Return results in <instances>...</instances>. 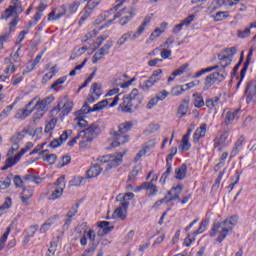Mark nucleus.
<instances>
[{
	"label": "nucleus",
	"mask_w": 256,
	"mask_h": 256,
	"mask_svg": "<svg viewBox=\"0 0 256 256\" xmlns=\"http://www.w3.org/2000/svg\"><path fill=\"white\" fill-rule=\"evenodd\" d=\"M24 179L25 181H30L31 183H35L36 185H39V183H41L42 181L41 178L33 175H26Z\"/></svg>",
	"instance_id": "64"
},
{
	"label": "nucleus",
	"mask_w": 256,
	"mask_h": 256,
	"mask_svg": "<svg viewBox=\"0 0 256 256\" xmlns=\"http://www.w3.org/2000/svg\"><path fill=\"white\" fill-rule=\"evenodd\" d=\"M237 223H239L237 216H231L222 222H216L209 231V236L217 237L216 243H223L227 239V236H229V233L233 231V228L236 227Z\"/></svg>",
	"instance_id": "2"
},
{
	"label": "nucleus",
	"mask_w": 256,
	"mask_h": 256,
	"mask_svg": "<svg viewBox=\"0 0 256 256\" xmlns=\"http://www.w3.org/2000/svg\"><path fill=\"white\" fill-rule=\"evenodd\" d=\"M55 127H57V118L51 119L45 126L44 133L47 137H51L53 135V131H55Z\"/></svg>",
	"instance_id": "34"
},
{
	"label": "nucleus",
	"mask_w": 256,
	"mask_h": 256,
	"mask_svg": "<svg viewBox=\"0 0 256 256\" xmlns=\"http://www.w3.org/2000/svg\"><path fill=\"white\" fill-rule=\"evenodd\" d=\"M65 15H67L65 12V5L56 7L48 14V21H59L62 17H65Z\"/></svg>",
	"instance_id": "15"
},
{
	"label": "nucleus",
	"mask_w": 256,
	"mask_h": 256,
	"mask_svg": "<svg viewBox=\"0 0 256 256\" xmlns=\"http://www.w3.org/2000/svg\"><path fill=\"white\" fill-rule=\"evenodd\" d=\"M239 113V110H230L226 113L225 116V123L226 125H229L232 121H235V118L237 117Z\"/></svg>",
	"instance_id": "48"
},
{
	"label": "nucleus",
	"mask_w": 256,
	"mask_h": 256,
	"mask_svg": "<svg viewBox=\"0 0 256 256\" xmlns=\"http://www.w3.org/2000/svg\"><path fill=\"white\" fill-rule=\"evenodd\" d=\"M189 109V106L187 103H182L178 107V117H185L187 115V111Z\"/></svg>",
	"instance_id": "59"
},
{
	"label": "nucleus",
	"mask_w": 256,
	"mask_h": 256,
	"mask_svg": "<svg viewBox=\"0 0 256 256\" xmlns=\"http://www.w3.org/2000/svg\"><path fill=\"white\" fill-rule=\"evenodd\" d=\"M186 176H187V165L182 164L181 166L175 169V179H178V181H183V179H185Z\"/></svg>",
	"instance_id": "33"
},
{
	"label": "nucleus",
	"mask_w": 256,
	"mask_h": 256,
	"mask_svg": "<svg viewBox=\"0 0 256 256\" xmlns=\"http://www.w3.org/2000/svg\"><path fill=\"white\" fill-rule=\"evenodd\" d=\"M170 92L167 91L166 89H163L161 91H159L156 94V99L160 102V101H165L167 99V97H169Z\"/></svg>",
	"instance_id": "61"
},
{
	"label": "nucleus",
	"mask_w": 256,
	"mask_h": 256,
	"mask_svg": "<svg viewBox=\"0 0 256 256\" xmlns=\"http://www.w3.org/2000/svg\"><path fill=\"white\" fill-rule=\"evenodd\" d=\"M95 7L96 6H91V5H86L84 7V9L80 13V20H79L80 25H83V23H85V21H87V19H89L91 15H93V11L95 10Z\"/></svg>",
	"instance_id": "25"
},
{
	"label": "nucleus",
	"mask_w": 256,
	"mask_h": 256,
	"mask_svg": "<svg viewBox=\"0 0 256 256\" xmlns=\"http://www.w3.org/2000/svg\"><path fill=\"white\" fill-rule=\"evenodd\" d=\"M60 103H62L61 115H63V117L69 115V113L73 111V101L66 100L64 103L63 102H60Z\"/></svg>",
	"instance_id": "35"
},
{
	"label": "nucleus",
	"mask_w": 256,
	"mask_h": 256,
	"mask_svg": "<svg viewBox=\"0 0 256 256\" xmlns=\"http://www.w3.org/2000/svg\"><path fill=\"white\" fill-rule=\"evenodd\" d=\"M101 97V84L94 82L90 87V94L87 97L88 103H95Z\"/></svg>",
	"instance_id": "14"
},
{
	"label": "nucleus",
	"mask_w": 256,
	"mask_h": 256,
	"mask_svg": "<svg viewBox=\"0 0 256 256\" xmlns=\"http://www.w3.org/2000/svg\"><path fill=\"white\" fill-rule=\"evenodd\" d=\"M192 97L194 99V107H196L197 109H201V107H205V100L203 99V95L199 93H194Z\"/></svg>",
	"instance_id": "40"
},
{
	"label": "nucleus",
	"mask_w": 256,
	"mask_h": 256,
	"mask_svg": "<svg viewBox=\"0 0 256 256\" xmlns=\"http://www.w3.org/2000/svg\"><path fill=\"white\" fill-rule=\"evenodd\" d=\"M225 76L219 72H214L204 79L203 91H209L217 81H224Z\"/></svg>",
	"instance_id": "11"
},
{
	"label": "nucleus",
	"mask_w": 256,
	"mask_h": 256,
	"mask_svg": "<svg viewBox=\"0 0 256 256\" xmlns=\"http://www.w3.org/2000/svg\"><path fill=\"white\" fill-rule=\"evenodd\" d=\"M102 171H103V168L99 165L91 166L86 171V177L87 179H95V177H99V175H101Z\"/></svg>",
	"instance_id": "31"
},
{
	"label": "nucleus",
	"mask_w": 256,
	"mask_h": 256,
	"mask_svg": "<svg viewBox=\"0 0 256 256\" xmlns=\"http://www.w3.org/2000/svg\"><path fill=\"white\" fill-rule=\"evenodd\" d=\"M141 169H142L141 164L135 165L134 168L132 169L130 175H129V181L135 180L137 175H139V173H141Z\"/></svg>",
	"instance_id": "53"
},
{
	"label": "nucleus",
	"mask_w": 256,
	"mask_h": 256,
	"mask_svg": "<svg viewBox=\"0 0 256 256\" xmlns=\"http://www.w3.org/2000/svg\"><path fill=\"white\" fill-rule=\"evenodd\" d=\"M142 187L146 191L148 197H155V195L159 193V188H157V185L153 184V182H144L142 183Z\"/></svg>",
	"instance_id": "28"
},
{
	"label": "nucleus",
	"mask_w": 256,
	"mask_h": 256,
	"mask_svg": "<svg viewBox=\"0 0 256 256\" xmlns=\"http://www.w3.org/2000/svg\"><path fill=\"white\" fill-rule=\"evenodd\" d=\"M55 75H57V66H53L49 69V72L43 76L42 83H47L48 81H51V79H53Z\"/></svg>",
	"instance_id": "43"
},
{
	"label": "nucleus",
	"mask_w": 256,
	"mask_h": 256,
	"mask_svg": "<svg viewBox=\"0 0 256 256\" xmlns=\"http://www.w3.org/2000/svg\"><path fill=\"white\" fill-rule=\"evenodd\" d=\"M97 129H99V125L92 123L88 128L79 132L77 139H79L81 149H87L89 147V144L95 139V135H97Z\"/></svg>",
	"instance_id": "3"
},
{
	"label": "nucleus",
	"mask_w": 256,
	"mask_h": 256,
	"mask_svg": "<svg viewBox=\"0 0 256 256\" xmlns=\"http://www.w3.org/2000/svg\"><path fill=\"white\" fill-rule=\"evenodd\" d=\"M11 205H13L11 198H6L4 203L0 206V217H3V213L7 211V209H11Z\"/></svg>",
	"instance_id": "51"
},
{
	"label": "nucleus",
	"mask_w": 256,
	"mask_h": 256,
	"mask_svg": "<svg viewBox=\"0 0 256 256\" xmlns=\"http://www.w3.org/2000/svg\"><path fill=\"white\" fill-rule=\"evenodd\" d=\"M138 97L139 90L133 89L129 96L123 98L122 103L118 107L119 111H122V113H131L139 105Z\"/></svg>",
	"instance_id": "6"
},
{
	"label": "nucleus",
	"mask_w": 256,
	"mask_h": 256,
	"mask_svg": "<svg viewBox=\"0 0 256 256\" xmlns=\"http://www.w3.org/2000/svg\"><path fill=\"white\" fill-rule=\"evenodd\" d=\"M249 35H251V28L237 31V36L239 37V39H247Z\"/></svg>",
	"instance_id": "63"
},
{
	"label": "nucleus",
	"mask_w": 256,
	"mask_h": 256,
	"mask_svg": "<svg viewBox=\"0 0 256 256\" xmlns=\"http://www.w3.org/2000/svg\"><path fill=\"white\" fill-rule=\"evenodd\" d=\"M209 225V221L204 220L200 223L198 229L196 231H194V233L196 235H201L202 233H205V231H207V227Z\"/></svg>",
	"instance_id": "58"
},
{
	"label": "nucleus",
	"mask_w": 256,
	"mask_h": 256,
	"mask_svg": "<svg viewBox=\"0 0 256 256\" xmlns=\"http://www.w3.org/2000/svg\"><path fill=\"white\" fill-rule=\"evenodd\" d=\"M73 121L76 127H79L80 129H83V127L87 125V120H85L83 116H76Z\"/></svg>",
	"instance_id": "56"
},
{
	"label": "nucleus",
	"mask_w": 256,
	"mask_h": 256,
	"mask_svg": "<svg viewBox=\"0 0 256 256\" xmlns=\"http://www.w3.org/2000/svg\"><path fill=\"white\" fill-rule=\"evenodd\" d=\"M127 0H117L116 1V5L113 7V8H111L110 9V11H108V12H106L105 14H104V16L106 17V19H109V15L111 14V13H116V11H117V9H119V7H122L123 6V3H125Z\"/></svg>",
	"instance_id": "54"
},
{
	"label": "nucleus",
	"mask_w": 256,
	"mask_h": 256,
	"mask_svg": "<svg viewBox=\"0 0 256 256\" xmlns=\"http://www.w3.org/2000/svg\"><path fill=\"white\" fill-rule=\"evenodd\" d=\"M219 65L210 66L204 69L199 70L196 72L193 76L194 79H199V77H202V75H205L207 73H211V71H217L219 69Z\"/></svg>",
	"instance_id": "37"
},
{
	"label": "nucleus",
	"mask_w": 256,
	"mask_h": 256,
	"mask_svg": "<svg viewBox=\"0 0 256 256\" xmlns=\"http://www.w3.org/2000/svg\"><path fill=\"white\" fill-rule=\"evenodd\" d=\"M220 53H222V55H225L229 59L233 60V57H235V55H237V48L236 47L226 48L223 51H221Z\"/></svg>",
	"instance_id": "50"
},
{
	"label": "nucleus",
	"mask_w": 256,
	"mask_h": 256,
	"mask_svg": "<svg viewBox=\"0 0 256 256\" xmlns=\"http://www.w3.org/2000/svg\"><path fill=\"white\" fill-rule=\"evenodd\" d=\"M100 228L98 234L99 235H107V233H111V230L114 229L115 226L111 222L108 221H101L98 224Z\"/></svg>",
	"instance_id": "32"
},
{
	"label": "nucleus",
	"mask_w": 256,
	"mask_h": 256,
	"mask_svg": "<svg viewBox=\"0 0 256 256\" xmlns=\"http://www.w3.org/2000/svg\"><path fill=\"white\" fill-rule=\"evenodd\" d=\"M162 78H163V70L157 69L152 72V74L148 79H150L151 81L154 82L155 85H157V83H159Z\"/></svg>",
	"instance_id": "41"
},
{
	"label": "nucleus",
	"mask_w": 256,
	"mask_h": 256,
	"mask_svg": "<svg viewBox=\"0 0 256 256\" xmlns=\"http://www.w3.org/2000/svg\"><path fill=\"white\" fill-rule=\"evenodd\" d=\"M246 102L255 103L256 102V81L249 82L246 88Z\"/></svg>",
	"instance_id": "19"
},
{
	"label": "nucleus",
	"mask_w": 256,
	"mask_h": 256,
	"mask_svg": "<svg viewBox=\"0 0 256 256\" xmlns=\"http://www.w3.org/2000/svg\"><path fill=\"white\" fill-rule=\"evenodd\" d=\"M89 113H95L93 108L89 107V104L84 103L82 108L74 113L75 117H83V115H89Z\"/></svg>",
	"instance_id": "38"
},
{
	"label": "nucleus",
	"mask_w": 256,
	"mask_h": 256,
	"mask_svg": "<svg viewBox=\"0 0 256 256\" xmlns=\"http://www.w3.org/2000/svg\"><path fill=\"white\" fill-rule=\"evenodd\" d=\"M185 86L184 85H176L171 88L170 95L172 97H179V95H183L185 93Z\"/></svg>",
	"instance_id": "42"
},
{
	"label": "nucleus",
	"mask_w": 256,
	"mask_h": 256,
	"mask_svg": "<svg viewBox=\"0 0 256 256\" xmlns=\"http://www.w3.org/2000/svg\"><path fill=\"white\" fill-rule=\"evenodd\" d=\"M133 17H135V11L133 9L123 8L108 20L106 27H109V25H111L116 19H120V25H127Z\"/></svg>",
	"instance_id": "7"
},
{
	"label": "nucleus",
	"mask_w": 256,
	"mask_h": 256,
	"mask_svg": "<svg viewBox=\"0 0 256 256\" xmlns=\"http://www.w3.org/2000/svg\"><path fill=\"white\" fill-rule=\"evenodd\" d=\"M55 189L52 191L50 195V199L55 200L59 199V197L63 196V192L65 191V187H67V182L65 181V176L59 177L54 183Z\"/></svg>",
	"instance_id": "10"
},
{
	"label": "nucleus",
	"mask_w": 256,
	"mask_h": 256,
	"mask_svg": "<svg viewBox=\"0 0 256 256\" xmlns=\"http://www.w3.org/2000/svg\"><path fill=\"white\" fill-rule=\"evenodd\" d=\"M229 143H231V138H229V131H226L220 136L215 138L214 147L218 151H223V147H227Z\"/></svg>",
	"instance_id": "13"
},
{
	"label": "nucleus",
	"mask_w": 256,
	"mask_h": 256,
	"mask_svg": "<svg viewBox=\"0 0 256 256\" xmlns=\"http://www.w3.org/2000/svg\"><path fill=\"white\" fill-rule=\"evenodd\" d=\"M53 101H55V96L53 95L47 96L43 99H41L40 96H35L28 102V104H26L24 109H19L16 112L14 119H20L23 121L27 119V117H30L33 111H43L44 113H47L51 108V105H53Z\"/></svg>",
	"instance_id": "1"
},
{
	"label": "nucleus",
	"mask_w": 256,
	"mask_h": 256,
	"mask_svg": "<svg viewBox=\"0 0 256 256\" xmlns=\"http://www.w3.org/2000/svg\"><path fill=\"white\" fill-rule=\"evenodd\" d=\"M109 101H111V99H104V100H101L100 102L96 103L93 106L94 113L103 111V109H106V107H110V108L116 107V105H118V103L120 101L119 95L114 97L112 103L109 104Z\"/></svg>",
	"instance_id": "12"
},
{
	"label": "nucleus",
	"mask_w": 256,
	"mask_h": 256,
	"mask_svg": "<svg viewBox=\"0 0 256 256\" xmlns=\"http://www.w3.org/2000/svg\"><path fill=\"white\" fill-rule=\"evenodd\" d=\"M113 142L112 147H119L121 145H125V143H129V136L120 132H113Z\"/></svg>",
	"instance_id": "16"
},
{
	"label": "nucleus",
	"mask_w": 256,
	"mask_h": 256,
	"mask_svg": "<svg viewBox=\"0 0 256 256\" xmlns=\"http://www.w3.org/2000/svg\"><path fill=\"white\" fill-rule=\"evenodd\" d=\"M151 23V16H146L141 23V25L137 28L136 32H132L133 38L135 40L139 39L143 33H145V29H147L148 25Z\"/></svg>",
	"instance_id": "21"
},
{
	"label": "nucleus",
	"mask_w": 256,
	"mask_h": 256,
	"mask_svg": "<svg viewBox=\"0 0 256 256\" xmlns=\"http://www.w3.org/2000/svg\"><path fill=\"white\" fill-rule=\"evenodd\" d=\"M65 81H67V76H63L58 78L50 87L53 91H61V85L65 84Z\"/></svg>",
	"instance_id": "45"
},
{
	"label": "nucleus",
	"mask_w": 256,
	"mask_h": 256,
	"mask_svg": "<svg viewBox=\"0 0 256 256\" xmlns=\"http://www.w3.org/2000/svg\"><path fill=\"white\" fill-rule=\"evenodd\" d=\"M33 147H34L33 142H28L25 148H23L15 156L9 157L6 160V165L2 168L3 171H5V169H9L10 167H13V165H17L18 161H21V157H23L25 153H27V151H30V149H33Z\"/></svg>",
	"instance_id": "8"
},
{
	"label": "nucleus",
	"mask_w": 256,
	"mask_h": 256,
	"mask_svg": "<svg viewBox=\"0 0 256 256\" xmlns=\"http://www.w3.org/2000/svg\"><path fill=\"white\" fill-rule=\"evenodd\" d=\"M218 61L220 63L221 69H225V67H229L231 65V62L233 61L231 58L228 56H225L221 52L218 54Z\"/></svg>",
	"instance_id": "39"
},
{
	"label": "nucleus",
	"mask_w": 256,
	"mask_h": 256,
	"mask_svg": "<svg viewBox=\"0 0 256 256\" xmlns=\"http://www.w3.org/2000/svg\"><path fill=\"white\" fill-rule=\"evenodd\" d=\"M196 237L197 234L195 232L189 233L187 237L184 239L183 245H185V247H191L193 243H195Z\"/></svg>",
	"instance_id": "49"
},
{
	"label": "nucleus",
	"mask_w": 256,
	"mask_h": 256,
	"mask_svg": "<svg viewBox=\"0 0 256 256\" xmlns=\"http://www.w3.org/2000/svg\"><path fill=\"white\" fill-rule=\"evenodd\" d=\"M79 7H81V2L77 0L72 1L68 5L64 6L66 17H71V15H75V13L79 11Z\"/></svg>",
	"instance_id": "22"
},
{
	"label": "nucleus",
	"mask_w": 256,
	"mask_h": 256,
	"mask_svg": "<svg viewBox=\"0 0 256 256\" xmlns=\"http://www.w3.org/2000/svg\"><path fill=\"white\" fill-rule=\"evenodd\" d=\"M127 41H136L135 38L133 37V31H129L125 34H123L117 41V45H119V47L125 45V43H127Z\"/></svg>",
	"instance_id": "36"
},
{
	"label": "nucleus",
	"mask_w": 256,
	"mask_h": 256,
	"mask_svg": "<svg viewBox=\"0 0 256 256\" xmlns=\"http://www.w3.org/2000/svg\"><path fill=\"white\" fill-rule=\"evenodd\" d=\"M25 71L22 72V74H16L15 76L12 77V85L13 87H17V85H19V83H21L25 77V75H27V73H25Z\"/></svg>",
	"instance_id": "55"
},
{
	"label": "nucleus",
	"mask_w": 256,
	"mask_h": 256,
	"mask_svg": "<svg viewBox=\"0 0 256 256\" xmlns=\"http://www.w3.org/2000/svg\"><path fill=\"white\" fill-rule=\"evenodd\" d=\"M212 17H213L214 21H224V19H227V17H229V12L220 11V12H217Z\"/></svg>",
	"instance_id": "57"
},
{
	"label": "nucleus",
	"mask_w": 256,
	"mask_h": 256,
	"mask_svg": "<svg viewBox=\"0 0 256 256\" xmlns=\"http://www.w3.org/2000/svg\"><path fill=\"white\" fill-rule=\"evenodd\" d=\"M181 151L184 153L185 151H189L191 149V143H189V138L188 136H183L181 145H180Z\"/></svg>",
	"instance_id": "52"
},
{
	"label": "nucleus",
	"mask_w": 256,
	"mask_h": 256,
	"mask_svg": "<svg viewBox=\"0 0 256 256\" xmlns=\"http://www.w3.org/2000/svg\"><path fill=\"white\" fill-rule=\"evenodd\" d=\"M85 181V178L82 176H76L70 181L72 187H79Z\"/></svg>",
	"instance_id": "62"
},
{
	"label": "nucleus",
	"mask_w": 256,
	"mask_h": 256,
	"mask_svg": "<svg viewBox=\"0 0 256 256\" xmlns=\"http://www.w3.org/2000/svg\"><path fill=\"white\" fill-rule=\"evenodd\" d=\"M123 157L124 154L121 152L109 154L98 158V163L104 165L105 171H111V169H115V167H119L123 163Z\"/></svg>",
	"instance_id": "5"
},
{
	"label": "nucleus",
	"mask_w": 256,
	"mask_h": 256,
	"mask_svg": "<svg viewBox=\"0 0 256 256\" xmlns=\"http://www.w3.org/2000/svg\"><path fill=\"white\" fill-rule=\"evenodd\" d=\"M19 13H23V6L21 0H12L8 9L2 15V19H10V17H17Z\"/></svg>",
	"instance_id": "9"
},
{
	"label": "nucleus",
	"mask_w": 256,
	"mask_h": 256,
	"mask_svg": "<svg viewBox=\"0 0 256 256\" xmlns=\"http://www.w3.org/2000/svg\"><path fill=\"white\" fill-rule=\"evenodd\" d=\"M11 233V226H8L5 233L0 238V251L5 249V243H7V239H9V235Z\"/></svg>",
	"instance_id": "46"
},
{
	"label": "nucleus",
	"mask_w": 256,
	"mask_h": 256,
	"mask_svg": "<svg viewBox=\"0 0 256 256\" xmlns=\"http://www.w3.org/2000/svg\"><path fill=\"white\" fill-rule=\"evenodd\" d=\"M17 105L16 102L12 103L11 105L5 107L3 111L0 113V119H7L11 115L13 108Z\"/></svg>",
	"instance_id": "47"
},
{
	"label": "nucleus",
	"mask_w": 256,
	"mask_h": 256,
	"mask_svg": "<svg viewBox=\"0 0 256 256\" xmlns=\"http://www.w3.org/2000/svg\"><path fill=\"white\" fill-rule=\"evenodd\" d=\"M153 87H155V83L148 78L147 80H145L141 85H140V89L144 92V93H149V91H151V89H153Z\"/></svg>",
	"instance_id": "44"
},
{
	"label": "nucleus",
	"mask_w": 256,
	"mask_h": 256,
	"mask_svg": "<svg viewBox=\"0 0 256 256\" xmlns=\"http://www.w3.org/2000/svg\"><path fill=\"white\" fill-rule=\"evenodd\" d=\"M181 193H183V185L178 184L177 186H174L170 189L168 192L169 199L166 200L167 203L171 201H181L179 197L181 196Z\"/></svg>",
	"instance_id": "20"
},
{
	"label": "nucleus",
	"mask_w": 256,
	"mask_h": 256,
	"mask_svg": "<svg viewBox=\"0 0 256 256\" xmlns=\"http://www.w3.org/2000/svg\"><path fill=\"white\" fill-rule=\"evenodd\" d=\"M205 135H207V124L202 123L193 134L194 143H199L200 139H203Z\"/></svg>",
	"instance_id": "24"
},
{
	"label": "nucleus",
	"mask_w": 256,
	"mask_h": 256,
	"mask_svg": "<svg viewBox=\"0 0 256 256\" xmlns=\"http://www.w3.org/2000/svg\"><path fill=\"white\" fill-rule=\"evenodd\" d=\"M167 27H169V23L167 22H162L159 27L155 28V30L150 34L149 39L151 41H155L156 39H159L160 36L165 33L167 30Z\"/></svg>",
	"instance_id": "23"
},
{
	"label": "nucleus",
	"mask_w": 256,
	"mask_h": 256,
	"mask_svg": "<svg viewBox=\"0 0 256 256\" xmlns=\"http://www.w3.org/2000/svg\"><path fill=\"white\" fill-rule=\"evenodd\" d=\"M33 188H24L21 195L20 199L23 205H31V199L33 198Z\"/></svg>",
	"instance_id": "26"
},
{
	"label": "nucleus",
	"mask_w": 256,
	"mask_h": 256,
	"mask_svg": "<svg viewBox=\"0 0 256 256\" xmlns=\"http://www.w3.org/2000/svg\"><path fill=\"white\" fill-rule=\"evenodd\" d=\"M96 238L97 234L94 232V230L91 228H86L83 236L80 239V245H82V247L87 246V239L90 241V243H95Z\"/></svg>",
	"instance_id": "17"
},
{
	"label": "nucleus",
	"mask_w": 256,
	"mask_h": 256,
	"mask_svg": "<svg viewBox=\"0 0 256 256\" xmlns=\"http://www.w3.org/2000/svg\"><path fill=\"white\" fill-rule=\"evenodd\" d=\"M21 135L16 134L10 138V143L12 144V147L8 150V157H11L15 151H19V142L21 141Z\"/></svg>",
	"instance_id": "29"
},
{
	"label": "nucleus",
	"mask_w": 256,
	"mask_h": 256,
	"mask_svg": "<svg viewBox=\"0 0 256 256\" xmlns=\"http://www.w3.org/2000/svg\"><path fill=\"white\" fill-rule=\"evenodd\" d=\"M206 107L212 113H217L219 111V107H221V98L219 96L208 98L205 102Z\"/></svg>",
	"instance_id": "18"
},
{
	"label": "nucleus",
	"mask_w": 256,
	"mask_h": 256,
	"mask_svg": "<svg viewBox=\"0 0 256 256\" xmlns=\"http://www.w3.org/2000/svg\"><path fill=\"white\" fill-rule=\"evenodd\" d=\"M59 219V216L54 215L50 218L47 219V221L42 224L41 228H40V233H47V231H49V229H51V227H55V225H57V220Z\"/></svg>",
	"instance_id": "27"
},
{
	"label": "nucleus",
	"mask_w": 256,
	"mask_h": 256,
	"mask_svg": "<svg viewBox=\"0 0 256 256\" xmlns=\"http://www.w3.org/2000/svg\"><path fill=\"white\" fill-rule=\"evenodd\" d=\"M133 197H135V194L131 192H128L124 195H118L117 201H120V206L114 211V217H118V219H121L122 221H125V219H127V209L129 207V201L130 199H133Z\"/></svg>",
	"instance_id": "4"
},
{
	"label": "nucleus",
	"mask_w": 256,
	"mask_h": 256,
	"mask_svg": "<svg viewBox=\"0 0 256 256\" xmlns=\"http://www.w3.org/2000/svg\"><path fill=\"white\" fill-rule=\"evenodd\" d=\"M133 127V124L129 122H125L119 125L118 132L119 133H127L128 131H131V128Z\"/></svg>",
	"instance_id": "60"
},
{
	"label": "nucleus",
	"mask_w": 256,
	"mask_h": 256,
	"mask_svg": "<svg viewBox=\"0 0 256 256\" xmlns=\"http://www.w3.org/2000/svg\"><path fill=\"white\" fill-rule=\"evenodd\" d=\"M189 69V63H185L182 66H180L177 70L171 73L170 77L167 79L168 83H172V81H175L176 77H181L185 71Z\"/></svg>",
	"instance_id": "30"
}]
</instances>
